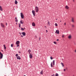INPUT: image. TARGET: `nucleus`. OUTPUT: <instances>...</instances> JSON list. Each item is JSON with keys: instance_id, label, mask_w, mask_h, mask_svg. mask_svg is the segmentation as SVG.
Listing matches in <instances>:
<instances>
[{"instance_id": "obj_11", "label": "nucleus", "mask_w": 76, "mask_h": 76, "mask_svg": "<svg viewBox=\"0 0 76 76\" xmlns=\"http://www.w3.org/2000/svg\"><path fill=\"white\" fill-rule=\"evenodd\" d=\"M71 38H72V36H71V35L70 34L68 37V38H69V39H71Z\"/></svg>"}, {"instance_id": "obj_24", "label": "nucleus", "mask_w": 76, "mask_h": 76, "mask_svg": "<svg viewBox=\"0 0 76 76\" xmlns=\"http://www.w3.org/2000/svg\"><path fill=\"white\" fill-rule=\"evenodd\" d=\"M52 62H51L50 66H51V67H53V64H52Z\"/></svg>"}, {"instance_id": "obj_1", "label": "nucleus", "mask_w": 76, "mask_h": 76, "mask_svg": "<svg viewBox=\"0 0 76 76\" xmlns=\"http://www.w3.org/2000/svg\"><path fill=\"white\" fill-rule=\"evenodd\" d=\"M35 10L36 12H38L39 11V9H38V7L37 6L36 7H35Z\"/></svg>"}, {"instance_id": "obj_50", "label": "nucleus", "mask_w": 76, "mask_h": 76, "mask_svg": "<svg viewBox=\"0 0 76 76\" xmlns=\"http://www.w3.org/2000/svg\"><path fill=\"white\" fill-rule=\"evenodd\" d=\"M45 28H46V26H45Z\"/></svg>"}, {"instance_id": "obj_40", "label": "nucleus", "mask_w": 76, "mask_h": 76, "mask_svg": "<svg viewBox=\"0 0 76 76\" xmlns=\"http://www.w3.org/2000/svg\"><path fill=\"white\" fill-rule=\"evenodd\" d=\"M51 76H54V74H53L51 75Z\"/></svg>"}, {"instance_id": "obj_6", "label": "nucleus", "mask_w": 76, "mask_h": 76, "mask_svg": "<svg viewBox=\"0 0 76 76\" xmlns=\"http://www.w3.org/2000/svg\"><path fill=\"white\" fill-rule=\"evenodd\" d=\"M0 24L1 26L2 27V28H4V25L2 23H0Z\"/></svg>"}, {"instance_id": "obj_31", "label": "nucleus", "mask_w": 76, "mask_h": 76, "mask_svg": "<svg viewBox=\"0 0 76 76\" xmlns=\"http://www.w3.org/2000/svg\"><path fill=\"white\" fill-rule=\"evenodd\" d=\"M62 37L63 38H64V34H63L62 35Z\"/></svg>"}, {"instance_id": "obj_45", "label": "nucleus", "mask_w": 76, "mask_h": 76, "mask_svg": "<svg viewBox=\"0 0 76 76\" xmlns=\"http://www.w3.org/2000/svg\"><path fill=\"white\" fill-rule=\"evenodd\" d=\"M75 53H76V49L75 50Z\"/></svg>"}, {"instance_id": "obj_10", "label": "nucleus", "mask_w": 76, "mask_h": 76, "mask_svg": "<svg viewBox=\"0 0 76 76\" xmlns=\"http://www.w3.org/2000/svg\"><path fill=\"white\" fill-rule=\"evenodd\" d=\"M56 33H57L58 34H59V30H56Z\"/></svg>"}, {"instance_id": "obj_36", "label": "nucleus", "mask_w": 76, "mask_h": 76, "mask_svg": "<svg viewBox=\"0 0 76 76\" xmlns=\"http://www.w3.org/2000/svg\"><path fill=\"white\" fill-rule=\"evenodd\" d=\"M50 59L51 60H53V58L52 57H50Z\"/></svg>"}, {"instance_id": "obj_13", "label": "nucleus", "mask_w": 76, "mask_h": 76, "mask_svg": "<svg viewBox=\"0 0 76 76\" xmlns=\"http://www.w3.org/2000/svg\"><path fill=\"white\" fill-rule=\"evenodd\" d=\"M22 34L23 35V36H25V35H26V34H25V32L22 33Z\"/></svg>"}, {"instance_id": "obj_55", "label": "nucleus", "mask_w": 76, "mask_h": 76, "mask_svg": "<svg viewBox=\"0 0 76 76\" xmlns=\"http://www.w3.org/2000/svg\"><path fill=\"white\" fill-rule=\"evenodd\" d=\"M60 22H61V21H60Z\"/></svg>"}, {"instance_id": "obj_2", "label": "nucleus", "mask_w": 76, "mask_h": 76, "mask_svg": "<svg viewBox=\"0 0 76 76\" xmlns=\"http://www.w3.org/2000/svg\"><path fill=\"white\" fill-rule=\"evenodd\" d=\"M20 16L22 19L24 18V16L23 15V13H20Z\"/></svg>"}, {"instance_id": "obj_51", "label": "nucleus", "mask_w": 76, "mask_h": 76, "mask_svg": "<svg viewBox=\"0 0 76 76\" xmlns=\"http://www.w3.org/2000/svg\"><path fill=\"white\" fill-rule=\"evenodd\" d=\"M64 25H66V23H64Z\"/></svg>"}, {"instance_id": "obj_33", "label": "nucleus", "mask_w": 76, "mask_h": 76, "mask_svg": "<svg viewBox=\"0 0 76 76\" xmlns=\"http://www.w3.org/2000/svg\"><path fill=\"white\" fill-rule=\"evenodd\" d=\"M18 56V54H16V55H15V56H16V57H17V56Z\"/></svg>"}, {"instance_id": "obj_18", "label": "nucleus", "mask_w": 76, "mask_h": 76, "mask_svg": "<svg viewBox=\"0 0 76 76\" xmlns=\"http://www.w3.org/2000/svg\"><path fill=\"white\" fill-rule=\"evenodd\" d=\"M53 66H54V65H55V61L54 60L53 61Z\"/></svg>"}, {"instance_id": "obj_26", "label": "nucleus", "mask_w": 76, "mask_h": 76, "mask_svg": "<svg viewBox=\"0 0 76 76\" xmlns=\"http://www.w3.org/2000/svg\"><path fill=\"white\" fill-rule=\"evenodd\" d=\"M61 65H62V67H64V65L63 64V63H61Z\"/></svg>"}, {"instance_id": "obj_28", "label": "nucleus", "mask_w": 76, "mask_h": 76, "mask_svg": "<svg viewBox=\"0 0 76 76\" xmlns=\"http://www.w3.org/2000/svg\"><path fill=\"white\" fill-rule=\"evenodd\" d=\"M58 76V73H56V74L55 76Z\"/></svg>"}, {"instance_id": "obj_49", "label": "nucleus", "mask_w": 76, "mask_h": 76, "mask_svg": "<svg viewBox=\"0 0 76 76\" xmlns=\"http://www.w3.org/2000/svg\"><path fill=\"white\" fill-rule=\"evenodd\" d=\"M39 40H40V37L39 38Z\"/></svg>"}, {"instance_id": "obj_5", "label": "nucleus", "mask_w": 76, "mask_h": 76, "mask_svg": "<svg viewBox=\"0 0 76 76\" xmlns=\"http://www.w3.org/2000/svg\"><path fill=\"white\" fill-rule=\"evenodd\" d=\"M32 13L34 16H35V12L34 11V10H32Z\"/></svg>"}, {"instance_id": "obj_21", "label": "nucleus", "mask_w": 76, "mask_h": 76, "mask_svg": "<svg viewBox=\"0 0 76 76\" xmlns=\"http://www.w3.org/2000/svg\"><path fill=\"white\" fill-rule=\"evenodd\" d=\"M4 49L5 50H6V45H4Z\"/></svg>"}, {"instance_id": "obj_16", "label": "nucleus", "mask_w": 76, "mask_h": 76, "mask_svg": "<svg viewBox=\"0 0 76 76\" xmlns=\"http://www.w3.org/2000/svg\"><path fill=\"white\" fill-rule=\"evenodd\" d=\"M0 10L1 11H3V9H2V7H1V6H0Z\"/></svg>"}, {"instance_id": "obj_14", "label": "nucleus", "mask_w": 76, "mask_h": 76, "mask_svg": "<svg viewBox=\"0 0 76 76\" xmlns=\"http://www.w3.org/2000/svg\"><path fill=\"white\" fill-rule=\"evenodd\" d=\"M28 52L29 54H31L30 53L31 52V50L30 49H29L28 50Z\"/></svg>"}, {"instance_id": "obj_32", "label": "nucleus", "mask_w": 76, "mask_h": 76, "mask_svg": "<svg viewBox=\"0 0 76 76\" xmlns=\"http://www.w3.org/2000/svg\"><path fill=\"white\" fill-rule=\"evenodd\" d=\"M11 47H13V44H12L11 45Z\"/></svg>"}, {"instance_id": "obj_8", "label": "nucleus", "mask_w": 76, "mask_h": 76, "mask_svg": "<svg viewBox=\"0 0 76 76\" xmlns=\"http://www.w3.org/2000/svg\"><path fill=\"white\" fill-rule=\"evenodd\" d=\"M71 21L73 22V23H74L75 22V20L74 19V18H72V20H71Z\"/></svg>"}, {"instance_id": "obj_23", "label": "nucleus", "mask_w": 76, "mask_h": 76, "mask_svg": "<svg viewBox=\"0 0 76 76\" xmlns=\"http://www.w3.org/2000/svg\"><path fill=\"white\" fill-rule=\"evenodd\" d=\"M55 25L56 26H58V25L57 24V23H55Z\"/></svg>"}, {"instance_id": "obj_34", "label": "nucleus", "mask_w": 76, "mask_h": 76, "mask_svg": "<svg viewBox=\"0 0 76 76\" xmlns=\"http://www.w3.org/2000/svg\"><path fill=\"white\" fill-rule=\"evenodd\" d=\"M72 27H73H73H75V26H74V25H72Z\"/></svg>"}, {"instance_id": "obj_44", "label": "nucleus", "mask_w": 76, "mask_h": 76, "mask_svg": "<svg viewBox=\"0 0 76 76\" xmlns=\"http://www.w3.org/2000/svg\"><path fill=\"white\" fill-rule=\"evenodd\" d=\"M6 25H7V23H6Z\"/></svg>"}, {"instance_id": "obj_35", "label": "nucleus", "mask_w": 76, "mask_h": 76, "mask_svg": "<svg viewBox=\"0 0 76 76\" xmlns=\"http://www.w3.org/2000/svg\"><path fill=\"white\" fill-rule=\"evenodd\" d=\"M35 38H37V35H35Z\"/></svg>"}, {"instance_id": "obj_20", "label": "nucleus", "mask_w": 76, "mask_h": 76, "mask_svg": "<svg viewBox=\"0 0 76 76\" xmlns=\"http://www.w3.org/2000/svg\"><path fill=\"white\" fill-rule=\"evenodd\" d=\"M15 4H18V1H17L15 0Z\"/></svg>"}, {"instance_id": "obj_4", "label": "nucleus", "mask_w": 76, "mask_h": 76, "mask_svg": "<svg viewBox=\"0 0 76 76\" xmlns=\"http://www.w3.org/2000/svg\"><path fill=\"white\" fill-rule=\"evenodd\" d=\"M30 58L32 59V54L30 53V55H29Z\"/></svg>"}, {"instance_id": "obj_25", "label": "nucleus", "mask_w": 76, "mask_h": 76, "mask_svg": "<svg viewBox=\"0 0 76 76\" xmlns=\"http://www.w3.org/2000/svg\"><path fill=\"white\" fill-rule=\"evenodd\" d=\"M18 25H19V27L20 28V23H18Z\"/></svg>"}, {"instance_id": "obj_17", "label": "nucleus", "mask_w": 76, "mask_h": 76, "mask_svg": "<svg viewBox=\"0 0 76 76\" xmlns=\"http://www.w3.org/2000/svg\"><path fill=\"white\" fill-rule=\"evenodd\" d=\"M41 75H43V70H42L40 72Z\"/></svg>"}, {"instance_id": "obj_52", "label": "nucleus", "mask_w": 76, "mask_h": 76, "mask_svg": "<svg viewBox=\"0 0 76 76\" xmlns=\"http://www.w3.org/2000/svg\"><path fill=\"white\" fill-rule=\"evenodd\" d=\"M23 76H26V75H24Z\"/></svg>"}, {"instance_id": "obj_47", "label": "nucleus", "mask_w": 76, "mask_h": 76, "mask_svg": "<svg viewBox=\"0 0 76 76\" xmlns=\"http://www.w3.org/2000/svg\"><path fill=\"white\" fill-rule=\"evenodd\" d=\"M65 69H64V71H65Z\"/></svg>"}, {"instance_id": "obj_38", "label": "nucleus", "mask_w": 76, "mask_h": 76, "mask_svg": "<svg viewBox=\"0 0 76 76\" xmlns=\"http://www.w3.org/2000/svg\"><path fill=\"white\" fill-rule=\"evenodd\" d=\"M21 37H23V36L21 35Z\"/></svg>"}, {"instance_id": "obj_41", "label": "nucleus", "mask_w": 76, "mask_h": 76, "mask_svg": "<svg viewBox=\"0 0 76 76\" xmlns=\"http://www.w3.org/2000/svg\"><path fill=\"white\" fill-rule=\"evenodd\" d=\"M58 40H59V39H57L56 41H58Z\"/></svg>"}, {"instance_id": "obj_3", "label": "nucleus", "mask_w": 76, "mask_h": 76, "mask_svg": "<svg viewBox=\"0 0 76 76\" xmlns=\"http://www.w3.org/2000/svg\"><path fill=\"white\" fill-rule=\"evenodd\" d=\"M0 58L1 59V58H3V54H2L1 53V52H0Z\"/></svg>"}, {"instance_id": "obj_19", "label": "nucleus", "mask_w": 76, "mask_h": 76, "mask_svg": "<svg viewBox=\"0 0 76 76\" xmlns=\"http://www.w3.org/2000/svg\"><path fill=\"white\" fill-rule=\"evenodd\" d=\"M66 9H68L69 8V6H68L66 5L65 7Z\"/></svg>"}, {"instance_id": "obj_48", "label": "nucleus", "mask_w": 76, "mask_h": 76, "mask_svg": "<svg viewBox=\"0 0 76 76\" xmlns=\"http://www.w3.org/2000/svg\"><path fill=\"white\" fill-rule=\"evenodd\" d=\"M73 1H75V0H73Z\"/></svg>"}, {"instance_id": "obj_39", "label": "nucleus", "mask_w": 76, "mask_h": 76, "mask_svg": "<svg viewBox=\"0 0 76 76\" xmlns=\"http://www.w3.org/2000/svg\"><path fill=\"white\" fill-rule=\"evenodd\" d=\"M46 32L47 33L48 32V30H46Z\"/></svg>"}, {"instance_id": "obj_7", "label": "nucleus", "mask_w": 76, "mask_h": 76, "mask_svg": "<svg viewBox=\"0 0 76 76\" xmlns=\"http://www.w3.org/2000/svg\"><path fill=\"white\" fill-rule=\"evenodd\" d=\"M20 43V42L19 41H18L16 42V44L17 45H18Z\"/></svg>"}, {"instance_id": "obj_15", "label": "nucleus", "mask_w": 76, "mask_h": 76, "mask_svg": "<svg viewBox=\"0 0 76 76\" xmlns=\"http://www.w3.org/2000/svg\"><path fill=\"white\" fill-rule=\"evenodd\" d=\"M15 22H18V20L17 19V17H15Z\"/></svg>"}, {"instance_id": "obj_42", "label": "nucleus", "mask_w": 76, "mask_h": 76, "mask_svg": "<svg viewBox=\"0 0 76 76\" xmlns=\"http://www.w3.org/2000/svg\"><path fill=\"white\" fill-rule=\"evenodd\" d=\"M19 33V34H20V35H21V33H20H20Z\"/></svg>"}, {"instance_id": "obj_54", "label": "nucleus", "mask_w": 76, "mask_h": 76, "mask_svg": "<svg viewBox=\"0 0 76 76\" xmlns=\"http://www.w3.org/2000/svg\"><path fill=\"white\" fill-rule=\"evenodd\" d=\"M56 20H57V19H56Z\"/></svg>"}, {"instance_id": "obj_37", "label": "nucleus", "mask_w": 76, "mask_h": 76, "mask_svg": "<svg viewBox=\"0 0 76 76\" xmlns=\"http://www.w3.org/2000/svg\"><path fill=\"white\" fill-rule=\"evenodd\" d=\"M19 45H18L17 46V47H19Z\"/></svg>"}, {"instance_id": "obj_30", "label": "nucleus", "mask_w": 76, "mask_h": 76, "mask_svg": "<svg viewBox=\"0 0 76 76\" xmlns=\"http://www.w3.org/2000/svg\"><path fill=\"white\" fill-rule=\"evenodd\" d=\"M53 43L55 44H57V43H56V42H54Z\"/></svg>"}, {"instance_id": "obj_43", "label": "nucleus", "mask_w": 76, "mask_h": 76, "mask_svg": "<svg viewBox=\"0 0 76 76\" xmlns=\"http://www.w3.org/2000/svg\"><path fill=\"white\" fill-rule=\"evenodd\" d=\"M19 54H20V51H19Z\"/></svg>"}, {"instance_id": "obj_27", "label": "nucleus", "mask_w": 76, "mask_h": 76, "mask_svg": "<svg viewBox=\"0 0 76 76\" xmlns=\"http://www.w3.org/2000/svg\"><path fill=\"white\" fill-rule=\"evenodd\" d=\"M20 23H22V24H23V22H22V20H21L20 21Z\"/></svg>"}, {"instance_id": "obj_46", "label": "nucleus", "mask_w": 76, "mask_h": 76, "mask_svg": "<svg viewBox=\"0 0 76 76\" xmlns=\"http://www.w3.org/2000/svg\"><path fill=\"white\" fill-rule=\"evenodd\" d=\"M16 24V25H18V23L17 22Z\"/></svg>"}, {"instance_id": "obj_53", "label": "nucleus", "mask_w": 76, "mask_h": 76, "mask_svg": "<svg viewBox=\"0 0 76 76\" xmlns=\"http://www.w3.org/2000/svg\"><path fill=\"white\" fill-rule=\"evenodd\" d=\"M73 76H75V75H73Z\"/></svg>"}, {"instance_id": "obj_12", "label": "nucleus", "mask_w": 76, "mask_h": 76, "mask_svg": "<svg viewBox=\"0 0 76 76\" xmlns=\"http://www.w3.org/2000/svg\"><path fill=\"white\" fill-rule=\"evenodd\" d=\"M32 25L33 26H35V24L34 23H32Z\"/></svg>"}, {"instance_id": "obj_29", "label": "nucleus", "mask_w": 76, "mask_h": 76, "mask_svg": "<svg viewBox=\"0 0 76 76\" xmlns=\"http://www.w3.org/2000/svg\"><path fill=\"white\" fill-rule=\"evenodd\" d=\"M21 29L22 31H23L24 30V29L23 28H21Z\"/></svg>"}, {"instance_id": "obj_9", "label": "nucleus", "mask_w": 76, "mask_h": 76, "mask_svg": "<svg viewBox=\"0 0 76 76\" xmlns=\"http://www.w3.org/2000/svg\"><path fill=\"white\" fill-rule=\"evenodd\" d=\"M17 59L20 60L21 58L20 57V56H18L17 57Z\"/></svg>"}, {"instance_id": "obj_22", "label": "nucleus", "mask_w": 76, "mask_h": 76, "mask_svg": "<svg viewBox=\"0 0 76 76\" xmlns=\"http://www.w3.org/2000/svg\"><path fill=\"white\" fill-rule=\"evenodd\" d=\"M48 25H49V26H50V22H48Z\"/></svg>"}]
</instances>
